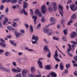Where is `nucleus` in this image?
<instances>
[{
    "mask_svg": "<svg viewBox=\"0 0 77 77\" xmlns=\"http://www.w3.org/2000/svg\"><path fill=\"white\" fill-rule=\"evenodd\" d=\"M48 46H45L44 47V51H48L49 52L48 53V54H47V56L48 57V58H50V57H51V52L50 51V49L48 48Z\"/></svg>",
    "mask_w": 77,
    "mask_h": 77,
    "instance_id": "1",
    "label": "nucleus"
},
{
    "mask_svg": "<svg viewBox=\"0 0 77 77\" xmlns=\"http://www.w3.org/2000/svg\"><path fill=\"white\" fill-rule=\"evenodd\" d=\"M59 8L60 9H59V11L61 15V17H63V7L61 6V5H59Z\"/></svg>",
    "mask_w": 77,
    "mask_h": 77,
    "instance_id": "2",
    "label": "nucleus"
},
{
    "mask_svg": "<svg viewBox=\"0 0 77 77\" xmlns=\"http://www.w3.org/2000/svg\"><path fill=\"white\" fill-rule=\"evenodd\" d=\"M70 8L71 10L72 11H73V12H75L77 9V7L76 8H75V5L73 4L70 5Z\"/></svg>",
    "mask_w": 77,
    "mask_h": 77,
    "instance_id": "3",
    "label": "nucleus"
},
{
    "mask_svg": "<svg viewBox=\"0 0 77 77\" xmlns=\"http://www.w3.org/2000/svg\"><path fill=\"white\" fill-rule=\"evenodd\" d=\"M28 72H29V71L25 69H23L22 73L23 77H25L26 76V74H27Z\"/></svg>",
    "mask_w": 77,
    "mask_h": 77,
    "instance_id": "4",
    "label": "nucleus"
},
{
    "mask_svg": "<svg viewBox=\"0 0 77 77\" xmlns=\"http://www.w3.org/2000/svg\"><path fill=\"white\" fill-rule=\"evenodd\" d=\"M6 2L9 3V2H11L12 4L14 3H17L18 2V0H7Z\"/></svg>",
    "mask_w": 77,
    "mask_h": 77,
    "instance_id": "5",
    "label": "nucleus"
},
{
    "mask_svg": "<svg viewBox=\"0 0 77 77\" xmlns=\"http://www.w3.org/2000/svg\"><path fill=\"white\" fill-rule=\"evenodd\" d=\"M45 5H42L41 8V12L43 14H45Z\"/></svg>",
    "mask_w": 77,
    "mask_h": 77,
    "instance_id": "6",
    "label": "nucleus"
},
{
    "mask_svg": "<svg viewBox=\"0 0 77 77\" xmlns=\"http://www.w3.org/2000/svg\"><path fill=\"white\" fill-rule=\"evenodd\" d=\"M77 34L76 32H73L72 33H71L70 35V37L71 38H74L75 37V36H76Z\"/></svg>",
    "mask_w": 77,
    "mask_h": 77,
    "instance_id": "7",
    "label": "nucleus"
},
{
    "mask_svg": "<svg viewBox=\"0 0 77 77\" xmlns=\"http://www.w3.org/2000/svg\"><path fill=\"white\" fill-rule=\"evenodd\" d=\"M52 5L53 6V9L54 11H56L57 10V7L56 6V3L54 2L52 4Z\"/></svg>",
    "mask_w": 77,
    "mask_h": 77,
    "instance_id": "8",
    "label": "nucleus"
},
{
    "mask_svg": "<svg viewBox=\"0 0 77 77\" xmlns=\"http://www.w3.org/2000/svg\"><path fill=\"white\" fill-rule=\"evenodd\" d=\"M60 70H63L64 69V66L63 64V63H60Z\"/></svg>",
    "mask_w": 77,
    "mask_h": 77,
    "instance_id": "9",
    "label": "nucleus"
},
{
    "mask_svg": "<svg viewBox=\"0 0 77 77\" xmlns=\"http://www.w3.org/2000/svg\"><path fill=\"white\" fill-rule=\"evenodd\" d=\"M7 28L8 30H9L10 31H11V32H14V29H15L14 28H13L12 27L9 26H7Z\"/></svg>",
    "mask_w": 77,
    "mask_h": 77,
    "instance_id": "10",
    "label": "nucleus"
},
{
    "mask_svg": "<svg viewBox=\"0 0 77 77\" xmlns=\"http://www.w3.org/2000/svg\"><path fill=\"white\" fill-rule=\"evenodd\" d=\"M39 68H43V66H42V62L40 61H38L37 62Z\"/></svg>",
    "mask_w": 77,
    "mask_h": 77,
    "instance_id": "11",
    "label": "nucleus"
},
{
    "mask_svg": "<svg viewBox=\"0 0 77 77\" xmlns=\"http://www.w3.org/2000/svg\"><path fill=\"white\" fill-rule=\"evenodd\" d=\"M32 18L34 19V24H36V20H37V17H36V16H33Z\"/></svg>",
    "mask_w": 77,
    "mask_h": 77,
    "instance_id": "12",
    "label": "nucleus"
},
{
    "mask_svg": "<svg viewBox=\"0 0 77 77\" xmlns=\"http://www.w3.org/2000/svg\"><path fill=\"white\" fill-rule=\"evenodd\" d=\"M32 40L35 39L36 41H38V36H35V35H33L32 38Z\"/></svg>",
    "mask_w": 77,
    "mask_h": 77,
    "instance_id": "13",
    "label": "nucleus"
},
{
    "mask_svg": "<svg viewBox=\"0 0 77 77\" xmlns=\"http://www.w3.org/2000/svg\"><path fill=\"white\" fill-rule=\"evenodd\" d=\"M8 21V18L6 17H5V21H3V23L4 25H5L6 24V23H7Z\"/></svg>",
    "mask_w": 77,
    "mask_h": 77,
    "instance_id": "14",
    "label": "nucleus"
},
{
    "mask_svg": "<svg viewBox=\"0 0 77 77\" xmlns=\"http://www.w3.org/2000/svg\"><path fill=\"white\" fill-rule=\"evenodd\" d=\"M30 29L29 30V32H30V33H33V28L32 25H30Z\"/></svg>",
    "mask_w": 77,
    "mask_h": 77,
    "instance_id": "15",
    "label": "nucleus"
},
{
    "mask_svg": "<svg viewBox=\"0 0 77 77\" xmlns=\"http://www.w3.org/2000/svg\"><path fill=\"white\" fill-rule=\"evenodd\" d=\"M9 42H10V43L11 44H12V45H13L14 47H17V43H14V41H11V40H9Z\"/></svg>",
    "mask_w": 77,
    "mask_h": 77,
    "instance_id": "16",
    "label": "nucleus"
},
{
    "mask_svg": "<svg viewBox=\"0 0 77 77\" xmlns=\"http://www.w3.org/2000/svg\"><path fill=\"white\" fill-rule=\"evenodd\" d=\"M51 76L52 77H57V75L56 74V73H55L54 72H51Z\"/></svg>",
    "mask_w": 77,
    "mask_h": 77,
    "instance_id": "17",
    "label": "nucleus"
},
{
    "mask_svg": "<svg viewBox=\"0 0 77 77\" xmlns=\"http://www.w3.org/2000/svg\"><path fill=\"white\" fill-rule=\"evenodd\" d=\"M16 37L17 38H18L19 37H21V33H18L16 35Z\"/></svg>",
    "mask_w": 77,
    "mask_h": 77,
    "instance_id": "18",
    "label": "nucleus"
},
{
    "mask_svg": "<svg viewBox=\"0 0 77 77\" xmlns=\"http://www.w3.org/2000/svg\"><path fill=\"white\" fill-rule=\"evenodd\" d=\"M54 58H56V57H58V54H57V51L56 50L55 51V54L54 55Z\"/></svg>",
    "mask_w": 77,
    "mask_h": 77,
    "instance_id": "19",
    "label": "nucleus"
},
{
    "mask_svg": "<svg viewBox=\"0 0 77 77\" xmlns=\"http://www.w3.org/2000/svg\"><path fill=\"white\" fill-rule=\"evenodd\" d=\"M30 69L31 72H34L35 71V68L33 66L31 67Z\"/></svg>",
    "mask_w": 77,
    "mask_h": 77,
    "instance_id": "20",
    "label": "nucleus"
},
{
    "mask_svg": "<svg viewBox=\"0 0 77 77\" xmlns=\"http://www.w3.org/2000/svg\"><path fill=\"white\" fill-rule=\"evenodd\" d=\"M76 18V14H73L71 16V19H75Z\"/></svg>",
    "mask_w": 77,
    "mask_h": 77,
    "instance_id": "21",
    "label": "nucleus"
},
{
    "mask_svg": "<svg viewBox=\"0 0 77 77\" xmlns=\"http://www.w3.org/2000/svg\"><path fill=\"white\" fill-rule=\"evenodd\" d=\"M23 12L24 15H25L26 16H27V15H28V13L26 11V10L24 9V8H23Z\"/></svg>",
    "mask_w": 77,
    "mask_h": 77,
    "instance_id": "22",
    "label": "nucleus"
},
{
    "mask_svg": "<svg viewBox=\"0 0 77 77\" xmlns=\"http://www.w3.org/2000/svg\"><path fill=\"white\" fill-rule=\"evenodd\" d=\"M46 68L48 70H50L51 69V66L49 65H47L46 66Z\"/></svg>",
    "mask_w": 77,
    "mask_h": 77,
    "instance_id": "23",
    "label": "nucleus"
},
{
    "mask_svg": "<svg viewBox=\"0 0 77 77\" xmlns=\"http://www.w3.org/2000/svg\"><path fill=\"white\" fill-rule=\"evenodd\" d=\"M63 32L65 35H66L68 34V31H67V29H64Z\"/></svg>",
    "mask_w": 77,
    "mask_h": 77,
    "instance_id": "24",
    "label": "nucleus"
},
{
    "mask_svg": "<svg viewBox=\"0 0 77 77\" xmlns=\"http://www.w3.org/2000/svg\"><path fill=\"white\" fill-rule=\"evenodd\" d=\"M50 21L51 22L53 23L55 21V19L53 17H51L50 19Z\"/></svg>",
    "mask_w": 77,
    "mask_h": 77,
    "instance_id": "25",
    "label": "nucleus"
},
{
    "mask_svg": "<svg viewBox=\"0 0 77 77\" xmlns=\"http://www.w3.org/2000/svg\"><path fill=\"white\" fill-rule=\"evenodd\" d=\"M72 23V20H70L67 23V26H68L69 25V26H70L71 25V23Z\"/></svg>",
    "mask_w": 77,
    "mask_h": 77,
    "instance_id": "26",
    "label": "nucleus"
},
{
    "mask_svg": "<svg viewBox=\"0 0 77 77\" xmlns=\"http://www.w3.org/2000/svg\"><path fill=\"white\" fill-rule=\"evenodd\" d=\"M26 50H28V51H34V50L30 49L29 48H28L27 47H26L25 48Z\"/></svg>",
    "mask_w": 77,
    "mask_h": 77,
    "instance_id": "27",
    "label": "nucleus"
},
{
    "mask_svg": "<svg viewBox=\"0 0 77 77\" xmlns=\"http://www.w3.org/2000/svg\"><path fill=\"white\" fill-rule=\"evenodd\" d=\"M70 64L69 63H68V64L66 65V69H68L70 67Z\"/></svg>",
    "mask_w": 77,
    "mask_h": 77,
    "instance_id": "28",
    "label": "nucleus"
},
{
    "mask_svg": "<svg viewBox=\"0 0 77 77\" xmlns=\"http://www.w3.org/2000/svg\"><path fill=\"white\" fill-rule=\"evenodd\" d=\"M48 31H49V29H46L45 28L44 29V33H47Z\"/></svg>",
    "mask_w": 77,
    "mask_h": 77,
    "instance_id": "29",
    "label": "nucleus"
},
{
    "mask_svg": "<svg viewBox=\"0 0 77 77\" xmlns=\"http://www.w3.org/2000/svg\"><path fill=\"white\" fill-rule=\"evenodd\" d=\"M41 24L40 23H39L37 25L36 29H39L40 27H41Z\"/></svg>",
    "mask_w": 77,
    "mask_h": 77,
    "instance_id": "30",
    "label": "nucleus"
},
{
    "mask_svg": "<svg viewBox=\"0 0 77 77\" xmlns=\"http://www.w3.org/2000/svg\"><path fill=\"white\" fill-rule=\"evenodd\" d=\"M15 77H22L21 76V74L20 73L17 74Z\"/></svg>",
    "mask_w": 77,
    "mask_h": 77,
    "instance_id": "31",
    "label": "nucleus"
},
{
    "mask_svg": "<svg viewBox=\"0 0 77 77\" xmlns=\"http://www.w3.org/2000/svg\"><path fill=\"white\" fill-rule=\"evenodd\" d=\"M66 37L63 36L62 38V39L63 41H67V40H66Z\"/></svg>",
    "mask_w": 77,
    "mask_h": 77,
    "instance_id": "32",
    "label": "nucleus"
},
{
    "mask_svg": "<svg viewBox=\"0 0 77 77\" xmlns=\"http://www.w3.org/2000/svg\"><path fill=\"white\" fill-rule=\"evenodd\" d=\"M57 49L59 51H60V53H61L62 54H63V55L64 56H65V57L66 56L65 55V54H64L63 53H62V51H61L59 49V48H58V47H57Z\"/></svg>",
    "mask_w": 77,
    "mask_h": 77,
    "instance_id": "33",
    "label": "nucleus"
},
{
    "mask_svg": "<svg viewBox=\"0 0 77 77\" xmlns=\"http://www.w3.org/2000/svg\"><path fill=\"white\" fill-rule=\"evenodd\" d=\"M4 8V6L2 5H1V7H0V10H3Z\"/></svg>",
    "mask_w": 77,
    "mask_h": 77,
    "instance_id": "34",
    "label": "nucleus"
},
{
    "mask_svg": "<svg viewBox=\"0 0 77 77\" xmlns=\"http://www.w3.org/2000/svg\"><path fill=\"white\" fill-rule=\"evenodd\" d=\"M39 10L38 9H36L35 11V14H39Z\"/></svg>",
    "mask_w": 77,
    "mask_h": 77,
    "instance_id": "35",
    "label": "nucleus"
},
{
    "mask_svg": "<svg viewBox=\"0 0 77 77\" xmlns=\"http://www.w3.org/2000/svg\"><path fill=\"white\" fill-rule=\"evenodd\" d=\"M8 12H9V8H6V9L5 11V13H8Z\"/></svg>",
    "mask_w": 77,
    "mask_h": 77,
    "instance_id": "36",
    "label": "nucleus"
},
{
    "mask_svg": "<svg viewBox=\"0 0 77 77\" xmlns=\"http://www.w3.org/2000/svg\"><path fill=\"white\" fill-rule=\"evenodd\" d=\"M19 69H16V72L17 73V72H21V69H20V68H19Z\"/></svg>",
    "mask_w": 77,
    "mask_h": 77,
    "instance_id": "37",
    "label": "nucleus"
},
{
    "mask_svg": "<svg viewBox=\"0 0 77 77\" xmlns=\"http://www.w3.org/2000/svg\"><path fill=\"white\" fill-rule=\"evenodd\" d=\"M54 59L57 62H60V60L58 59L57 57L55 58Z\"/></svg>",
    "mask_w": 77,
    "mask_h": 77,
    "instance_id": "38",
    "label": "nucleus"
},
{
    "mask_svg": "<svg viewBox=\"0 0 77 77\" xmlns=\"http://www.w3.org/2000/svg\"><path fill=\"white\" fill-rule=\"evenodd\" d=\"M53 39H54V40H56V41H59V38H56L55 36L53 37Z\"/></svg>",
    "mask_w": 77,
    "mask_h": 77,
    "instance_id": "39",
    "label": "nucleus"
},
{
    "mask_svg": "<svg viewBox=\"0 0 77 77\" xmlns=\"http://www.w3.org/2000/svg\"><path fill=\"white\" fill-rule=\"evenodd\" d=\"M1 46L2 47H3V48H5L6 47V44H2L1 43Z\"/></svg>",
    "mask_w": 77,
    "mask_h": 77,
    "instance_id": "40",
    "label": "nucleus"
},
{
    "mask_svg": "<svg viewBox=\"0 0 77 77\" xmlns=\"http://www.w3.org/2000/svg\"><path fill=\"white\" fill-rule=\"evenodd\" d=\"M72 2V1H71V0H69L67 2V5H68L70 3H71Z\"/></svg>",
    "mask_w": 77,
    "mask_h": 77,
    "instance_id": "41",
    "label": "nucleus"
},
{
    "mask_svg": "<svg viewBox=\"0 0 77 77\" xmlns=\"http://www.w3.org/2000/svg\"><path fill=\"white\" fill-rule=\"evenodd\" d=\"M71 50V48H68L67 49V51L68 53H69L70 51Z\"/></svg>",
    "mask_w": 77,
    "mask_h": 77,
    "instance_id": "42",
    "label": "nucleus"
},
{
    "mask_svg": "<svg viewBox=\"0 0 77 77\" xmlns=\"http://www.w3.org/2000/svg\"><path fill=\"white\" fill-rule=\"evenodd\" d=\"M52 34H53V32H52L51 30L50 32H48V35L49 36H50V35H51Z\"/></svg>",
    "mask_w": 77,
    "mask_h": 77,
    "instance_id": "43",
    "label": "nucleus"
},
{
    "mask_svg": "<svg viewBox=\"0 0 77 77\" xmlns=\"http://www.w3.org/2000/svg\"><path fill=\"white\" fill-rule=\"evenodd\" d=\"M0 69H2V70H3V71H5L6 69L4 67H0Z\"/></svg>",
    "mask_w": 77,
    "mask_h": 77,
    "instance_id": "44",
    "label": "nucleus"
},
{
    "mask_svg": "<svg viewBox=\"0 0 77 77\" xmlns=\"http://www.w3.org/2000/svg\"><path fill=\"white\" fill-rule=\"evenodd\" d=\"M54 24H55V23H53L52 24L49 23L48 25H47L46 27H48L49 26H50V25H54Z\"/></svg>",
    "mask_w": 77,
    "mask_h": 77,
    "instance_id": "45",
    "label": "nucleus"
},
{
    "mask_svg": "<svg viewBox=\"0 0 77 77\" xmlns=\"http://www.w3.org/2000/svg\"><path fill=\"white\" fill-rule=\"evenodd\" d=\"M9 54V53L8 52H6L5 53V55L6 56H8Z\"/></svg>",
    "mask_w": 77,
    "mask_h": 77,
    "instance_id": "46",
    "label": "nucleus"
},
{
    "mask_svg": "<svg viewBox=\"0 0 77 77\" xmlns=\"http://www.w3.org/2000/svg\"><path fill=\"white\" fill-rule=\"evenodd\" d=\"M65 74H68V69H65Z\"/></svg>",
    "mask_w": 77,
    "mask_h": 77,
    "instance_id": "47",
    "label": "nucleus"
},
{
    "mask_svg": "<svg viewBox=\"0 0 77 77\" xmlns=\"http://www.w3.org/2000/svg\"><path fill=\"white\" fill-rule=\"evenodd\" d=\"M31 42H32L33 44H36V43H37V41H36L33 42V40H31Z\"/></svg>",
    "mask_w": 77,
    "mask_h": 77,
    "instance_id": "48",
    "label": "nucleus"
},
{
    "mask_svg": "<svg viewBox=\"0 0 77 77\" xmlns=\"http://www.w3.org/2000/svg\"><path fill=\"white\" fill-rule=\"evenodd\" d=\"M73 59L75 61H77V56H74L73 57Z\"/></svg>",
    "mask_w": 77,
    "mask_h": 77,
    "instance_id": "49",
    "label": "nucleus"
},
{
    "mask_svg": "<svg viewBox=\"0 0 77 77\" xmlns=\"http://www.w3.org/2000/svg\"><path fill=\"white\" fill-rule=\"evenodd\" d=\"M17 25V23H16L14 22L13 24V27H15V26H16Z\"/></svg>",
    "mask_w": 77,
    "mask_h": 77,
    "instance_id": "50",
    "label": "nucleus"
},
{
    "mask_svg": "<svg viewBox=\"0 0 77 77\" xmlns=\"http://www.w3.org/2000/svg\"><path fill=\"white\" fill-rule=\"evenodd\" d=\"M23 4H24V5H26V6H28L29 5V4H28V3H27V2L24 1L23 2Z\"/></svg>",
    "mask_w": 77,
    "mask_h": 77,
    "instance_id": "51",
    "label": "nucleus"
},
{
    "mask_svg": "<svg viewBox=\"0 0 77 77\" xmlns=\"http://www.w3.org/2000/svg\"><path fill=\"white\" fill-rule=\"evenodd\" d=\"M23 4H24V5H26V6H28L29 5V4H28V3H27V2L24 1L23 2Z\"/></svg>",
    "mask_w": 77,
    "mask_h": 77,
    "instance_id": "52",
    "label": "nucleus"
},
{
    "mask_svg": "<svg viewBox=\"0 0 77 77\" xmlns=\"http://www.w3.org/2000/svg\"><path fill=\"white\" fill-rule=\"evenodd\" d=\"M76 72H77V71H75V72H74L73 74L75 76H77V73H76Z\"/></svg>",
    "mask_w": 77,
    "mask_h": 77,
    "instance_id": "53",
    "label": "nucleus"
},
{
    "mask_svg": "<svg viewBox=\"0 0 77 77\" xmlns=\"http://www.w3.org/2000/svg\"><path fill=\"white\" fill-rule=\"evenodd\" d=\"M20 32L22 33H25V31H24V30L21 29L20 30Z\"/></svg>",
    "mask_w": 77,
    "mask_h": 77,
    "instance_id": "54",
    "label": "nucleus"
},
{
    "mask_svg": "<svg viewBox=\"0 0 77 77\" xmlns=\"http://www.w3.org/2000/svg\"><path fill=\"white\" fill-rule=\"evenodd\" d=\"M12 64L14 66H15L17 65V64L15 62H13L12 63Z\"/></svg>",
    "mask_w": 77,
    "mask_h": 77,
    "instance_id": "55",
    "label": "nucleus"
},
{
    "mask_svg": "<svg viewBox=\"0 0 77 77\" xmlns=\"http://www.w3.org/2000/svg\"><path fill=\"white\" fill-rule=\"evenodd\" d=\"M25 27H26V28H29V25L27 24V23L25 24Z\"/></svg>",
    "mask_w": 77,
    "mask_h": 77,
    "instance_id": "56",
    "label": "nucleus"
},
{
    "mask_svg": "<svg viewBox=\"0 0 77 77\" xmlns=\"http://www.w3.org/2000/svg\"><path fill=\"white\" fill-rule=\"evenodd\" d=\"M7 38H12V36L11 35H8L6 36Z\"/></svg>",
    "mask_w": 77,
    "mask_h": 77,
    "instance_id": "57",
    "label": "nucleus"
},
{
    "mask_svg": "<svg viewBox=\"0 0 77 77\" xmlns=\"http://www.w3.org/2000/svg\"><path fill=\"white\" fill-rule=\"evenodd\" d=\"M67 53H68V54L69 56H70V57H72V55L70 53L68 52Z\"/></svg>",
    "mask_w": 77,
    "mask_h": 77,
    "instance_id": "58",
    "label": "nucleus"
},
{
    "mask_svg": "<svg viewBox=\"0 0 77 77\" xmlns=\"http://www.w3.org/2000/svg\"><path fill=\"white\" fill-rule=\"evenodd\" d=\"M48 10L49 12H51L53 11V9H51L50 7H49L48 8Z\"/></svg>",
    "mask_w": 77,
    "mask_h": 77,
    "instance_id": "59",
    "label": "nucleus"
},
{
    "mask_svg": "<svg viewBox=\"0 0 77 77\" xmlns=\"http://www.w3.org/2000/svg\"><path fill=\"white\" fill-rule=\"evenodd\" d=\"M18 20H19V18H16L13 20L14 21H18Z\"/></svg>",
    "mask_w": 77,
    "mask_h": 77,
    "instance_id": "60",
    "label": "nucleus"
},
{
    "mask_svg": "<svg viewBox=\"0 0 77 77\" xmlns=\"http://www.w3.org/2000/svg\"><path fill=\"white\" fill-rule=\"evenodd\" d=\"M12 71L13 72H16V70L15 69H12Z\"/></svg>",
    "mask_w": 77,
    "mask_h": 77,
    "instance_id": "61",
    "label": "nucleus"
},
{
    "mask_svg": "<svg viewBox=\"0 0 77 77\" xmlns=\"http://www.w3.org/2000/svg\"><path fill=\"white\" fill-rule=\"evenodd\" d=\"M22 0H19L18 1V4H21L22 2Z\"/></svg>",
    "mask_w": 77,
    "mask_h": 77,
    "instance_id": "62",
    "label": "nucleus"
},
{
    "mask_svg": "<svg viewBox=\"0 0 77 77\" xmlns=\"http://www.w3.org/2000/svg\"><path fill=\"white\" fill-rule=\"evenodd\" d=\"M29 76H30V77H35V76H34V75L32 74H29Z\"/></svg>",
    "mask_w": 77,
    "mask_h": 77,
    "instance_id": "63",
    "label": "nucleus"
},
{
    "mask_svg": "<svg viewBox=\"0 0 77 77\" xmlns=\"http://www.w3.org/2000/svg\"><path fill=\"white\" fill-rule=\"evenodd\" d=\"M41 75H36L35 77H41Z\"/></svg>",
    "mask_w": 77,
    "mask_h": 77,
    "instance_id": "64",
    "label": "nucleus"
}]
</instances>
